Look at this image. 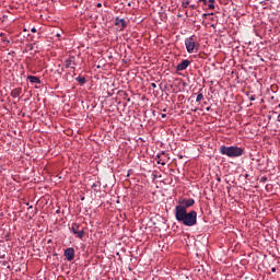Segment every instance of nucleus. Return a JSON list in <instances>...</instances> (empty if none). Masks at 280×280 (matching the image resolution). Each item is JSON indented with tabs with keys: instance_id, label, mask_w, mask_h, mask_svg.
<instances>
[{
	"instance_id": "f257e3e1",
	"label": "nucleus",
	"mask_w": 280,
	"mask_h": 280,
	"mask_svg": "<svg viewBox=\"0 0 280 280\" xmlns=\"http://www.w3.org/2000/svg\"><path fill=\"white\" fill-rule=\"evenodd\" d=\"M175 218L177 222H183L185 226H194L198 222V212L195 210L187 212L185 208L176 207Z\"/></svg>"
},
{
	"instance_id": "f03ea898",
	"label": "nucleus",
	"mask_w": 280,
	"mask_h": 280,
	"mask_svg": "<svg viewBox=\"0 0 280 280\" xmlns=\"http://www.w3.org/2000/svg\"><path fill=\"white\" fill-rule=\"evenodd\" d=\"M220 152L223 155L229 156L230 159H237V156H242L244 154V149H242L240 147H225V145H222L220 148Z\"/></svg>"
},
{
	"instance_id": "7ed1b4c3",
	"label": "nucleus",
	"mask_w": 280,
	"mask_h": 280,
	"mask_svg": "<svg viewBox=\"0 0 280 280\" xmlns=\"http://www.w3.org/2000/svg\"><path fill=\"white\" fill-rule=\"evenodd\" d=\"M185 45L188 54H194V49H196V40L194 37L186 38Z\"/></svg>"
},
{
	"instance_id": "20e7f679",
	"label": "nucleus",
	"mask_w": 280,
	"mask_h": 280,
	"mask_svg": "<svg viewBox=\"0 0 280 280\" xmlns=\"http://www.w3.org/2000/svg\"><path fill=\"white\" fill-rule=\"evenodd\" d=\"M194 205H196V201L194 199H182L179 200V205L176 207H182L183 209H185V211H187V209H189V207H194Z\"/></svg>"
},
{
	"instance_id": "39448f33",
	"label": "nucleus",
	"mask_w": 280,
	"mask_h": 280,
	"mask_svg": "<svg viewBox=\"0 0 280 280\" xmlns=\"http://www.w3.org/2000/svg\"><path fill=\"white\" fill-rule=\"evenodd\" d=\"M63 255L67 261H73V259H75V249H73L72 247H69L65 250Z\"/></svg>"
},
{
	"instance_id": "423d86ee",
	"label": "nucleus",
	"mask_w": 280,
	"mask_h": 280,
	"mask_svg": "<svg viewBox=\"0 0 280 280\" xmlns=\"http://www.w3.org/2000/svg\"><path fill=\"white\" fill-rule=\"evenodd\" d=\"M80 230V225L79 224H72L71 226V231L72 233H74V235H78V237H80V240H82V237H84V230Z\"/></svg>"
},
{
	"instance_id": "0eeeda50",
	"label": "nucleus",
	"mask_w": 280,
	"mask_h": 280,
	"mask_svg": "<svg viewBox=\"0 0 280 280\" xmlns=\"http://www.w3.org/2000/svg\"><path fill=\"white\" fill-rule=\"evenodd\" d=\"M190 65H191V61L185 59L177 65L176 69L177 71H185V69H187V67H189Z\"/></svg>"
},
{
	"instance_id": "6e6552de",
	"label": "nucleus",
	"mask_w": 280,
	"mask_h": 280,
	"mask_svg": "<svg viewBox=\"0 0 280 280\" xmlns=\"http://www.w3.org/2000/svg\"><path fill=\"white\" fill-rule=\"evenodd\" d=\"M67 69H75V57H70L65 61Z\"/></svg>"
},
{
	"instance_id": "1a4fd4ad",
	"label": "nucleus",
	"mask_w": 280,
	"mask_h": 280,
	"mask_svg": "<svg viewBox=\"0 0 280 280\" xmlns=\"http://www.w3.org/2000/svg\"><path fill=\"white\" fill-rule=\"evenodd\" d=\"M28 81H30L32 84H40V79H38V77L28 75Z\"/></svg>"
},
{
	"instance_id": "9d476101",
	"label": "nucleus",
	"mask_w": 280,
	"mask_h": 280,
	"mask_svg": "<svg viewBox=\"0 0 280 280\" xmlns=\"http://www.w3.org/2000/svg\"><path fill=\"white\" fill-rule=\"evenodd\" d=\"M116 25H121V27H126V21L124 19L119 20V18H117Z\"/></svg>"
},
{
	"instance_id": "9b49d317",
	"label": "nucleus",
	"mask_w": 280,
	"mask_h": 280,
	"mask_svg": "<svg viewBox=\"0 0 280 280\" xmlns=\"http://www.w3.org/2000/svg\"><path fill=\"white\" fill-rule=\"evenodd\" d=\"M12 97H19L21 95V89H15L11 92Z\"/></svg>"
},
{
	"instance_id": "f8f14e48",
	"label": "nucleus",
	"mask_w": 280,
	"mask_h": 280,
	"mask_svg": "<svg viewBox=\"0 0 280 280\" xmlns=\"http://www.w3.org/2000/svg\"><path fill=\"white\" fill-rule=\"evenodd\" d=\"M77 82H79L81 84H86V79L84 77H78Z\"/></svg>"
},
{
	"instance_id": "ddd939ff",
	"label": "nucleus",
	"mask_w": 280,
	"mask_h": 280,
	"mask_svg": "<svg viewBox=\"0 0 280 280\" xmlns=\"http://www.w3.org/2000/svg\"><path fill=\"white\" fill-rule=\"evenodd\" d=\"M205 98V95H202V93L197 95L196 102H202V100Z\"/></svg>"
},
{
	"instance_id": "4468645a",
	"label": "nucleus",
	"mask_w": 280,
	"mask_h": 280,
	"mask_svg": "<svg viewBox=\"0 0 280 280\" xmlns=\"http://www.w3.org/2000/svg\"><path fill=\"white\" fill-rule=\"evenodd\" d=\"M208 8H209V10H213V9L215 8V5H213V3L210 2V3L208 4Z\"/></svg>"
},
{
	"instance_id": "2eb2a0df",
	"label": "nucleus",
	"mask_w": 280,
	"mask_h": 280,
	"mask_svg": "<svg viewBox=\"0 0 280 280\" xmlns=\"http://www.w3.org/2000/svg\"><path fill=\"white\" fill-rule=\"evenodd\" d=\"M266 180H268L267 177H261V178H260V183H266Z\"/></svg>"
},
{
	"instance_id": "dca6fc26",
	"label": "nucleus",
	"mask_w": 280,
	"mask_h": 280,
	"mask_svg": "<svg viewBox=\"0 0 280 280\" xmlns=\"http://www.w3.org/2000/svg\"><path fill=\"white\" fill-rule=\"evenodd\" d=\"M249 100H250V102H255V95H252V96L249 97Z\"/></svg>"
},
{
	"instance_id": "f3484780",
	"label": "nucleus",
	"mask_w": 280,
	"mask_h": 280,
	"mask_svg": "<svg viewBox=\"0 0 280 280\" xmlns=\"http://www.w3.org/2000/svg\"><path fill=\"white\" fill-rule=\"evenodd\" d=\"M31 32H32L33 34H36V28L33 27V28L31 30Z\"/></svg>"
},
{
	"instance_id": "a211bd4d",
	"label": "nucleus",
	"mask_w": 280,
	"mask_h": 280,
	"mask_svg": "<svg viewBox=\"0 0 280 280\" xmlns=\"http://www.w3.org/2000/svg\"><path fill=\"white\" fill-rule=\"evenodd\" d=\"M187 5H189V1H187L186 3H184V8H187Z\"/></svg>"
},
{
	"instance_id": "6ab92c4d",
	"label": "nucleus",
	"mask_w": 280,
	"mask_h": 280,
	"mask_svg": "<svg viewBox=\"0 0 280 280\" xmlns=\"http://www.w3.org/2000/svg\"><path fill=\"white\" fill-rule=\"evenodd\" d=\"M151 86H152L153 89H156V83H152Z\"/></svg>"
},
{
	"instance_id": "aec40b11",
	"label": "nucleus",
	"mask_w": 280,
	"mask_h": 280,
	"mask_svg": "<svg viewBox=\"0 0 280 280\" xmlns=\"http://www.w3.org/2000/svg\"><path fill=\"white\" fill-rule=\"evenodd\" d=\"M96 7L102 8V3H97Z\"/></svg>"
},
{
	"instance_id": "412c9836",
	"label": "nucleus",
	"mask_w": 280,
	"mask_h": 280,
	"mask_svg": "<svg viewBox=\"0 0 280 280\" xmlns=\"http://www.w3.org/2000/svg\"><path fill=\"white\" fill-rule=\"evenodd\" d=\"M215 0H209V3H214Z\"/></svg>"
},
{
	"instance_id": "4be33fe9",
	"label": "nucleus",
	"mask_w": 280,
	"mask_h": 280,
	"mask_svg": "<svg viewBox=\"0 0 280 280\" xmlns=\"http://www.w3.org/2000/svg\"><path fill=\"white\" fill-rule=\"evenodd\" d=\"M271 270H272V272H276V271H277V269H276V268H272Z\"/></svg>"
},
{
	"instance_id": "5701e85b",
	"label": "nucleus",
	"mask_w": 280,
	"mask_h": 280,
	"mask_svg": "<svg viewBox=\"0 0 280 280\" xmlns=\"http://www.w3.org/2000/svg\"><path fill=\"white\" fill-rule=\"evenodd\" d=\"M200 1H202V3H207V0H200Z\"/></svg>"
},
{
	"instance_id": "b1692460",
	"label": "nucleus",
	"mask_w": 280,
	"mask_h": 280,
	"mask_svg": "<svg viewBox=\"0 0 280 280\" xmlns=\"http://www.w3.org/2000/svg\"><path fill=\"white\" fill-rule=\"evenodd\" d=\"M162 117H165V114H163Z\"/></svg>"
},
{
	"instance_id": "393cba45",
	"label": "nucleus",
	"mask_w": 280,
	"mask_h": 280,
	"mask_svg": "<svg viewBox=\"0 0 280 280\" xmlns=\"http://www.w3.org/2000/svg\"><path fill=\"white\" fill-rule=\"evenodd\" d=\"M203 16H207V14L205 13Z\"/></svg>"
},
{
	"instance_id": "a878e982",
	"label": "nucleus",
	"mask_w": 280,
	"mask_h": 280,
	"mask_svg": "<svg viewBox=\"0 0 280 280\" xmlns=\"http://www.w3.org/2000/svg\"><path fill=\"white\" fill-rule=\"evenodd\" d=\"M278 117H279V119H280V115H279Z\"/></svg>"
}]
</instances>
